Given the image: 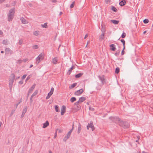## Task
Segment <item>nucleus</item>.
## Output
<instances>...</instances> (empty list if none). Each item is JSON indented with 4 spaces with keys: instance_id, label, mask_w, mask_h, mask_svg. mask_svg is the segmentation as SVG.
<instances>
[{
    "instance_id": "53",
    "label": "nucleus",
    "mask_w": 153,
    "mask_h": 153,
    "mask_svg": "<svg viewBox=\"0 0 153 153\" xmlns=\"http://www.w3.org/2000/svg\"><path fill=\"white\" fill-rule=\"evenodd\" d=\"M124 50L123 49V50H122V52H121V55H123L124 54Z\"/></svg>"
},
{
    "instance_id": "47",
    "label": "nucleus",
    "mask_w": 153,
    "mask_h": 153,
    "mask_svg": "<svg viewBox=\"0 0 153 153\" xmlns=\"http://www.w3.org/2000/svg\"><path fill=\"white\" fill-rule=\"evenodd\" d=\"M27 75L26 74H24L23 75V76H22V79H24L26 77V76H27Z\"/></svg>"
},
{
    "instance_id": "22",
    "label": "nucleus",
    "mask_w": 153,
    "mask_h": 153,
    "mask_svg": "<svg viewBox=\"0 0 153 153\" xmlns=\"http://www.w3.org/2000/svg\"><path fill=\"white\" fill-rule=\"evenodd\" d=\"M83 75V73H81L75 75V77L78 78L80 77Z\"/></svg>"
},
{
    "instance_id": "60",
    "label": "nucleus",
    "mask_w": 153,
    "mask_h": 153,
    "mask_svg": "<svg viewBox=\"0 0 153 153\" xmlns=\"http://www.w3.org/2000/svg\"><path fill=\"white\" fill-rule=\"evenodd\" d=\"M33 97H32L31 96V97L30 98V101L31 102H32L33 101V100H32Z\"/></svg>"
},
{
    "instance_id": "24",
    "label": "nucleus",
    "mask_w": 153,
    "mask_h": 153,
    "mask_svg": "<svg viewBox=\"0 0 153 153\" xmlns=\"http://www.w3.org/2000/svg\"><path fill=\"white\" fill-rule=\"evenodd\" d=\"M111 9L114 12H116L117 11V9L113 6H111Z\"/></svg>"
},
{
    "instance_id": "14",
    "label": "nucleus",
    "mask_w": 153,
    "mask_h": 153,
    "mask_svg": "<svg viewBox=\"0 0 153 153\" xmlns=\"http://www.w3.org/2000/svg\"><path fill=\"white\" fill-rule=\"evenodd\" d=\"M110 47L111 48V50L112 51H115L116 48H115V45L112 44L110 45Z\"/></svg>"
},
{
    "instance_id": "21",
    "label": "nucleus",
    "mask_w": 153,
    "mask_h": 153,
    "mask_svg": "<svg viewBox=\"0 0 153 153\" xmlns=\"http://www.w3.org/2000/svg\"><path fill=\"white\" fill-rule=\"evenodd\" d=\"M27 106H25L24 107L23 111L22 113H23V114H25L26 111H27Z\"/></svg>"
},
{
    "instance_id": "2",
    "label": "nucleus",
    "mask_w": 153,
    "mask_h": 153,
    "mask_svg": "<svg viewBox=\"0 0 153 153\" xmlns=\"http://www.w3.org/2000/svg\"><path fill=\"white\" fill-rule=\"evenodd\" d=\"M109 119L119 126L122 121L120 119L117 117H109Z\"/></svg>"
},
{
    "instance_id": "18",
    "label": "nucleus",
    "mask_w": 153,
    "mask_h": 153,
    "mask_svg": "<svg viewBox=\"0 0 153 153\" xmlns=\"http://www.w3.org/2000/svg\"><path fill=\"white\" fill-rule=\"evenodd\" d=\"M49 125V122L48 121H46L45 123L43 124V126L42 127L43 128H46Z\"/></svg>"
},
{
    "instance_id": "63",
    "label": "nucleus",
    "mask_w": 153,
    "mask_h": 153,
    "mask_svg": "<svg viewBox=\"0 0 153 153\" xmlns=\"http://www.w3.org/2000/svg\"><path fill=\"white\" fill-rule=\"evenodd\" d=\"M23 113L22 112V114L21 115V118H22V117H23L24 115L25 114H23Z\"/></svg>"
},
{
    "instance_id": "4",
    "label": "nucleus",
    "mask_w": 153,
    "mask_h": 153,
    "mask_svg": "<svg viewBox=\"0 0 153 153\" xmlns=\"http://www.w3.org/2000/svg\"><path fill=\"white\" fill-rule=\"evenodd\" d=\"M11 78L9 80V87L10 90H11L12 89L13 83L15 78V75L13 74H11Z\"/></svg>"
},
{
    "instance_id": "51",
    "label": "nucleus",
    "mask_w": 153,
    "mask_h": 153,
    "mask_svg": "<svg viewBox=\"0 0 153 153\" xmlns=\"http://www.w3.org/2000/svg\"><path fill=\"white\" fill-rule=\"evenodd\" d=\"M57 136V130H56V131L55 134V135L54 136V138H56Z\"/></svg>"
},
{
    "instance_id": "43",
    "label": "nucleus",
    "mask_w": 153,
    "mask_h": 153,
    "mask_svg": "<svg viewBox=\"0 0 153 153\" xmlns=\"http://www.w3.org/2000/svg\"><path fill=\"white\" fill-rule=\"evenodd\" d=\"M56 130H57V131L58 130V132L59 133H62V131H63V130L62 129H57Z\"/></svg>"
},
{
    "instance_id": "30",
    "label": "nucleus",
    "mask_w": 153,
    "mask_h": 153,
    "mask_svg": "<svg viewBox=\"0 0 153 153\" xmlns=\"http://www.w3.org/2000/svg\"><path fill=\"white\" fill-rule=\"evenodd\" d=\"M120 71V68L119 67H117L115 69V73L117 74H118Z\"/></svg>"
},
{
    "instance_id": "37",
    "label": "nucleus",
    "mask_w": 153,
    "mask_h": 153,
    "mask_svg": "<svg viewBox=\"0 0 153 153\" xmlns=\"http://www.w3.org/2000/svg\"><path fill=\"white\" fill-rule=\"evenodd\" d=\"M149 21L148 19H146L143 21V22L145 24H147L149 22Z\"/></svg>"
},
{
    "instance_id": "55",
    "label": "nucleus",
    "mask_w": 153,
    "mask_h": 153,
    "mask_svg": "<svg viewBox=\"0 0 153 153\" xmlns=\"http://www.w3.org/2000/svg\"><path fill=\"white\" fill-rule=\"evenodd\" d=\"M5 0H0V4L2 3L4 1H5Z\"/></svg>"
},
{
    "instance_id": "46",
    "label": "nucleus",
    "mask_w": 153,
    "mask_h": 153,
    "mask_svg": "<svg viewBox=\"0 0 153 153\" xmlns=\"http://www.w3.org/2000/svg\"><path fill=\"white\" fill-rule=\"evenodd\" d=\"M105 2L106 3V4H108V3H110V0H105Z\"/></svg>"
},
{
    "instance_id": "19",
    "label": "nucleus",
    "mask_w": 153,
    "mask_h": 153,
    "mask_svg": "<svg viewBox=\"0 0 153 153\" xmlns=\"http://www.w3.org/2000/svg\"><path fill=\"white\" fill-rule=\"evenodd\" d=\"M105 33H102L101 35L99 37V39L100 41H102L104 38Z\"/></svg>"
},
{
    "instance_id": "42",
    "label": "nucleus",
    "mask_w": 153,
    "mask_h": 153,
    "mask_svg": "<svg viewBox=\"0 0 153 153\" xmlns=\"http://www.w3.org/2000/svg\"><path fill=\"white\" fill-rule=\"evenodd\" d=\"M102 33H104L105 32V29L104 27H102Z\"/></svg>"
},
{
    "instance_id": "27",
    "label": "nucleus",
    "mask_w": 153,
    "mask_h": 153,
    "mask_svg": "<svg viewBox=\"0 0 153 153\" xmlns=\"http://www.w3.org/2000/svg\"><path fill=\"white\" fill-rule=\"evenodd\" d=\"M72 132V131H71L70 130L68 133L67 135L66 136L68 138L70 137Z\"/></svg>"
},
{
    "instance_id": "39",
    "label": "nucleus",
    "mask_w": 153,
    "mask_h": 153,
    "mask_svg": "<svg viewBox=\"0 0 153 153\" xmlns=\"http://www.w3.org/2000/svg\"><path fill=\"white\" fill-rule=\"evenodd\" d=\"M126 36V34L124 32L121 35V37L123 38H124Z\"/></svg>"
},
{
    "instance_id": "8",
    "label": "nucleus",
    "mask_w": 153,
    "mask_h": 153,
    "mask_svg": "<svg viewBox=\"0 0 153 153\" xmlns=\"http://www.w3.org/2000/svg\"><path fill=\"white\" fill-rule=\"evenodd\" d=\"M89 128H91L92 130V131H94V125L93 124V123H88L87 126V129L88 130Z\"/></svg>"
},
{
    "instance_id": "3",
    "label": "nucleus",
    "mask_w": 153,
    "mask_h": 153,
    "mask_svg": "<svg viewBox=\"0 0 153 153\" xmlns=\"http://www.w3.org/2000/svg\"><path fill=\"white\" fill-rule=\"evenodd\" d=\"M45 56L44 53H41L36 58V60L38 62V64L41 61L44 59Z\"/></svg>"
},
{
    "instance_id": "64",
    "label": "nucleus",
    "mask_w": 153,
    "mask_h": 153,
    "mask_svg": "<svg viewBox=\"0 0 153 153\" xmlns=\"http://www.w3.org/2000/svg\"><path fill=\"white\" fill-rule=\"evenodd\" d=\"M88 36V35L87 34H86L84 37V39H85Z\"/></svg>"
},
{
    "instance_id": "1",
    "label": "nucleus",
    "mask_w": 153,
    "mask_h": 153,
    "mask_svg": "<svg viewBox=\"0 0 153 153\" xmlns=\"http://www.w3.org/2000/svg\"><path fill=\"white\" fill-rule=\"evenodd\" d=\"M15 10L14 8H13L9 10L7 15V20L8 21H12L13 19L15 13Z\"/></svg>"
},
{
    "instance_id": "7",
    "label": "nucleus",
    "mask_w": 153,
    "mask_h": 153,
    "mask_svg": "<svg viewBox=\"0 0 153 153\" xmlns=\"http://www.w3.org/2000/svg\"><path fill=\"white\" fill-rule=\"evenodd\" d=\"M6 54H10L11 55L13 54V51L9 48H6L5 49Z\"/></svg>"
},
{
    "instance_id": "62",
    "label": "nucleus",
    "mask_w": 153,
    "mask_h": 153,
    "mask_svg": "<svg viewBox=\"0 0 153 153\" xmlns=\"http://www.w3.org/2000/svg\"><path fill=\"white\" fill-rule=\"evenodd\" d=\"M3 34V32L1 30H0V35H2Z\"/></svg>"
},
{
    "instance_id": "17",
    "label": "nucleus",
    "mask_w": 153,
    "mask_h": 153,
    "mask_svg": "<svg viewBox=\"0 0 153 153\" xmlns=\"http://www.w3.org/2000/svg\"><path fill=\"white\" fill-rule=\"evenodd\" d=\"M20 20L21 21L22 23L23 24H25L27 23V21L23 17L21 18L20 19Z\"/></svg>"
},
{
    "instance_id": "41",
    "label": "nucleus",
    "mask_w": 153,
    "mask_h": 153,
    "mask_svg": "<svg viewBox=\"0 0 153 153\" xmlns=\"http://www.w3.org/2000/svg\"><path fill=\"white\" fill-rule=\"evenodd\" d=\"M23 42V40L22 39H20L19 40V45H21Z\"/></svg>"
},
{
    "instance_id": "11",
    "label": "nucleus",
    "mask_w": 153,
    "mask_h": 153,
    "mask_svg": "<svg viewBox=\"0 0 153 153\" xmlns=\"http://www.w3.org/2000/svg\"><path fill=\"white\" fill-rule=\"evenodd\" d=\"M65 111L66 107L65 106L63 105L61 109V115H63L65 113Z\"/></svg>"
},
{
    "instance_id": "36",
    "label": "nucleus",
    "mask_w": 153,
    "mask_h": 153,
    "mask_svg": "<svg viewBox=\"0 0 153 153\" xmlns=\"http://www.w3.org/2000/svg\"><path fill=\"white\" fill-rule=\"evenodd\" d=\"M75 4V1L73 2L70 6V8H72L74 7Z\"/></svg>"
},
{
    "instance_id": "50",
    "label": "nucleus",
    "mask_w": 153,
    "mask_h": 153,
    "mask_svg": "<svg viewBox=\"0 0 153 153\" xmlns=\"http://www.w3.org/2000/svg\"><path fill=\"white\" fill-rule=\"evenodd\" d=\"M30 76H28L27 77V78H26V80H25V81H26V82H27V81H28V80L30 79Z\"/></svg>"
},
{
    "instance_id": "38",
    "label": "nucleus",
    "mask_w": 153,
    "mask_h": 153,
    "mask_svg": "<svg viewBox=\"0 0 153 153\" xmlns=\"http://www.w3.org/2000/svg\"><path fill=\"white\" fill-rule=\"evenodd\" d=\"M39 34L38 31H36L33 32V34L35 36H37Z\"/></svg>"
},
{
    "instance_id": "23",
    "label": "nucleus",
    "mask_w": 153,
    "mask_h": 153,
    "mask_svg": "<svg viewBox=\"0 0 153 153\" xmlns=\"http://www.w3.org/2000/svg\"><path fill=\"white\" fill-rule=\"evenodd\" d=\"M74 68V66L73 65L72 67L70 68L68 70V72H69V74H70V73H71L72 70Z\"/></svg>"
},
{
    "instance_id": "59",
    "label": "nucleus",
    "mask_w": 153,
    "mask_h": 153,
    "mask_svg": "<svg viewBox=\"0 0 153 153\" xmlns=\"http://www.w3.org/2000/svg\"><path fill=\"white\" fill-rule=\"evenodd\" d=\"M22 61H22V60H19L18 61L19 62V63H21Z\"/></svg>"
},
{
    "instance_id": "35",
    "label": "nucleus",
    "mask_w": 153,
    "mask_h": 153,
    "mask_svg": "<svg viewBox=\"0 0 153 153\" xmlns=\"http://www.w3.org/2000/svg\"><path fill=\"white\" fill-rule=\"evenodd\" d=\"M38 91L37 90H36L34 93L32 94L31 95L32 97H34L38 93Z\"/></svg>"
},
{
    "instance_id": "49",
    "label": "nucleus",
    "mask_w": 153,
    "mask_h": 153,
    "mask_svg": "<svg viewBox=\"0 0 153 153\" xmlns=\"http://www.w3.org/2000/svg\"><path fill=\"white\" fill-rule=\"evenodd\" d=\"M89 109L90 110L93 111L94 110V109L93 108L91 107H89Z\"/></svg>"
},
{
    "instance_id": "29",
    "label": "nucleus",
    "mask_w": 153,
    "mask_h": 153,
    "mask_svg": "<svg viewBox=\"0 0 153 153\" xmlns=\"http://www.w3.org/2000/svg\"><path fill=\"white\" fill-rule=\"evenodd\" d=\"M54 91V88H52L51 89L50 91L48 93V94L52 95Z\"/></svg>"
},
{
    "instance_id": "12",
    "label": "nucleus",
    "mask_w": 153,
    "mask_h": 153,
    "mask_svg": "<svg viewBox=\"0 0 153 153\" xmlns=\"http://www.w3.org/2000/svg\"><path fill=\"white\" fill-rule=\"evenodd\" d=\"M80 106L79 104L77 105L75 104V103H74V106L73 108L76 111H77L79 110L80 109Z\"/></svg>"
},
{
    "instance_id": "10",
    "label": "nucleus",
    "mask_w": 153,
    "mask_h": 153,
    "mask_svg": "<svg viewBox=\"0 0 153 153\" xmlns=\"http://www.w3.org/2000/svg\"><path fill=\"white\" fill-rule=\"evenodd\" d=\"M84 91L83 89H80L74 93V94L76 95L79 96Z\"/></svg>"
},
{
    "instance_id": "20",
    "label": "nucleus",
    "mask_w": 153,
    "mask_h": 153,
    "mask_svg": "<svg viewBox=\"0 0 153 153\" xmlns=\"http://www.w3.org/2000/svg\"><path fill=\"white\" fill-rule=\"evenodd\" d=\"M111 21L112 23L115 25L118 24L119 22V21L116 20H111Z\"/></svg>"
},
{
    "instance_id": "56",
    "label": "nucleus",
    "mask_w": 153,
    "mask_h": 153,
    "mask_svg": "<svg viewBox=\"0 0 153 153\" xmlns=\"http://www.w3.org/2000/svg\"><path fill=\"white\" fill-rule=\"evenodd\" d=\"M16 1L13 2V3H12L13 5V6H15L16 5Z\"/></svg>"
},
{
    "instance_id": "61",
    "label": "nucleus",
    "mask_w": 153,
    "mask_h": 153,
    "mask_svg": "<svg viewBox=\"0 0 153 153\" xmlns=\"http://www.w3.org/2000/svg\"><path fill=\"white\" fill-rule=\"evenodd\" d=\"M52 2H53V3H55L57 2V1L56 0H52Z\"/></svg>"
},
{
    "instance_id": "57",
    "label": "nucleus",
    "mask_w": 153,
    "mask_h": 153,
    "mask_svg": "<svg viewBox=\"0 0 153 153\" xmlns=\"http://www.w3.org/2000/svg\"><path fill=\"white\" fill-rule=\"evenodd\" d=\"M28 60V59H24L23 60V61L24 62H26Z\"/></svg>"
},
{
    "instance_id": "34",
    "label": "nucleus",
    "mask_w": 153,
    "mask_h": 153,
    "mask_svg": "<svg viewBox=\"0 0 153 153\" xmlns=\"http://www.w3.org/2000/svg\"><path fill=\"white\" fill-rule=\"evenodd\" d=\"M120 53V51H116V53H114V55L116 56H118L119 55Z\"/></svg>"
},
{
    "instance_id": "58",
    "label": "nucleus",
    "mask_w": 153,
    "mask_h": 153,
    "mask_svg": "<svg viewBox=\"0 0 153 153\" xmlns=\"http://www.w3.org/2000/svg\"><path fill=\"white\" fill-rule=\"evenodd\" d=\"M28 6L30 7H32L33 6V5L31 3H29L28 4Z\"/></svg>"
},
{
    "instance_id": "5",
    "label": "nucleus",
    "mask_w": 153,
    "mask_h": 153,
    "mask_svg": "<svg viewBox=\"0 0 153 153\" xmlns=\"http://www.w3.org/2000/svg\"><path fill=\"white\" fill-rule=\"evenodd\" d=\"M120 126L123 127L124 128H127L128 127L129 124L128 122H124L122 120L121 123L120 124Z\"/></svg>"
},
{
    "instance_id": "48",
    "label": "nucleus",
    "mask_w": 153,
    "mask_h": 153,
    "mask_svg": "<svg viewBox=\"0 0 153 153\" xmlns=\"http://www.w3.org/2000/svg\"><path fill=\"white\" fill-rule=\"evenodd\" d=\"M15 111V110H13L12 111V112L11 113V114H10V116H11L13 115V114L14 113V112Z\"/></svg>"
},
{
    "instance_id": "44",
    "label": "nucleus",
    "mask_w": 153,
    "mask_h": 153,
    "mask_svg": "<svg viewBox=\"0 0 153 153\" xmlns=\"http://www.w3.org/2000/svg\"><path fill=\"white\" fill-rule=\"evenodd\" d=\"M68 137H67L66 136H65V137H64V139H63V140H64V141H66L67 140V139H68Z\"/></svg>"
},
{
    "instance_id": "6",
    "label": "nucleus",
    "mask_w": 153,
    "mask_h": 153,
    "mask_svg": "<svg viewBox=\"0 0 153 153\" xmlns=\"http://www.w3.org/2000/svg\"><path fill=\"white\" fill-rule=\"evenodd\" d=\"M86 100V98L83 97H80L78 101L75 103V104L77 105L79 103H81Z\"/></svg>"
},
{
    "instance_id": "9",
    "label": "nucleus",
    "mask_w": 153,
    "mask_h": 153,
    "mask_svg": "<svg viewBox=\"0 0 153 153\" xmlns=\"http://www.w3.org/2000/svg\"><path fill=\"white\" fill-rule=\"evenodd\" d=\"M98 77L99 79L101 81L102 84H103L105 82V78L104 76H98Z\"/></svg>"
},
{
    "instance_id": "40",
    "label": "nucleus",
    "mask_w": 153,
    "mask_h": 153,
    "mask_svg": "<svg viewBox=\"0 0 153 153\" xmlns=\"http://www.w3.org/2000/svg\"><path fill=\"white\" fill-rule=\"evenodd\" d=\"M38 48V46L37 45H35L33 46V49H37Z\"/></svg>"
},
{
    "instance_id": "25",
    "label": "nucleus",
    "mask_w": 153,
    "mask_h": 153,
    "mask_svg": "<svg viewBox=\"0 0 153 153\" xmlns=\"http://www.w3.org/2000/svg\"><path fill=\"white\" fill-rule=\"evenodd\" d=\"M76 83H73L69 87V88L70 89L73 88L76 86Z\"/></svg>"
},
{
    "instance_id": "13",
    "label": "nucleus",
    "mask_w": 153,
    "mask_h": 153,
    "mask_svg": "<svg viewBox=\"0 0 153 153\" xmlns=\"http://www.w3.org/2000/svg\"><path fill=\"white\" fill-rule=\"evenodd\" d=\"M58 61V58L57 57L54 58L52 59V62L54 64H56L57 63Z\"/></svg>"
},
{
    "instance_id": "15",
    "label": "nucleus",
    "mask_w": 153,
    "mask_h": 153,
    "mask_svg": "<svg viewBox=\"0 0 153 153\" xmlns=\"http://www.w3.org/2000/svg\"><path fill=\"white\" fill-rule=\"evenodd\" d=\"M36 84H34L30 88V89L29 91H28L29 93H31L33 91V90L35 86H36Z\"/></svg>"
},
{
    "instance_id": "33",
    "label": "nucleus",
    "mask_w": 153,
    "mask_h": 153,
    "mask_svg": "<svg viewBox=\"0 0 153 153\" xmlns=\"http://www.w3.org/2000/svg\"><path fill=\"white\" fill-rule=\"evenodd\" d=\"M2 43L4 45H7L8 44L7 40H3Z\"/></svg>"
},
{
    "instance_id": "54",
    "label": "nucleus",
    "mask_w": 153,
    "mask_h": 153,
    "mask_svg": "<svg viewBox=\"0 0 153 153\" xmlns=\"http://www.w3.org/2000/svg\"><path fill=\"white\" fill-rule=\"evenodd\" d=\"M21 101H21L20 102H18L17 104H16L15 105L16 108H17V107L18 105L20 104V103L21 102Z\"/></svg>"
},
{
    "instance_id": "52",
    "label": "nucleus",
    "mask_w": 153,
    "mask_h": 153,
    "mask_svg": "<svg viewBox=\"0 0 153 153\" xmlns=\"http://www.w3.org/2000/svg\"><path fill=\"white\" fill-rule=\"evenodd\" d=\"M74 123L72 126V128L70 130L71 131H73V130L74 129Z\"/></svg>"
},
{
    "instance_id": "28",
    "label": "nucleus",
    "mask_w": 153,
    "mask_h": 153,
    "mask_svg": "<svg viewBox=\"0 0 153 153\" xmlns=\"http://www.w3.org/2000/svg\"><path fill=\"white\" fill-rule=\"evenodd\" d=\"M55 111L57 112H59V108L57 105H56L55 106Z\"/></svg>"
},
{
    "instance_id": "16",
    "label": "nucleus",
    "mask_w": 153,
    "mask_h": 153,
    "mask_svg": "<svg viewBox=\"0 0 153 153\" xmlns=\"http://www.w3.org/2000/svg\"><path fill=\"white\" fill-rule=\"evenodd\" d=\"M126 3V1L125 0H122L119 3L120 5L121 6H124Z\"/></svg>"
},
{
    "instance_id": "45",
    "label": "nucleus",
    "mask_w": 153,
    "mask_h": 153,
    "mask_svg": "<svg viewBox=\"0 0 153 153\" xmlns=\"http://www.w3.org/2000/svg\"><path fill=\"white\" fill-rule=\"evenodd\" d=\"M42 26L43 27H46L47 26V23H45L43 25H42Z\"/></svg>"
},
{
    "instance_id": "31",
    "label": "nucleus",
    "mask_w": 153,
    "mask_h": 153,
    "mask_svg": "<svg viewBox=\"0 0 153 153\" xmlns=\"http://www.w3.org/2000/svg\"><path fill=\"white\" fill-rule=\"evenodd\" d=\"M81 126L79 125L78 127V131H77V133L78 134H79L81 131Z\"/></svg>"
},
{
    "instance_id": "26",
    "label": "nucleus",
    "mask_w": 153,
    "mask_h": 153,
    "mask_svg": "<svg viewBox=\"0 0 153 153\" xmlns=\"http://www.w3.org/2000/svg\"><path fill=\"white\" fill-rule=\"evenodd\" d=\"M121 42L123 43V49H125V41L124 39H122L121 40Z\"/></svg>"
},
{
    "instance_id": "32",
    "label": "nucleus",
    "mask_w": 153,
    "mask_h": 153,
    "mask_svg": "<svg viewBox=\"0 0 153 153\" xmlns=\"http://www.w3.org/2000/svg\"><path fill=\"white\" fill-rule=\"evenodd\" d=\"M76 99L75 97H72L70 101L71 102H73L76 101Z\"/></svg>"
}]
</instances>
